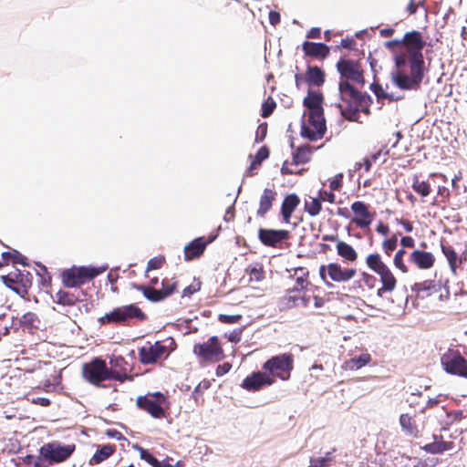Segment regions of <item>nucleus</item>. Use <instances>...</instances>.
<instances>
[{"mask_svg": "<svg viewBox=\"0 0 467 467\" xmlns=\"http://www.w3.org/2000/svg\"><path fill=\"white\" fill-rule=\"evenodd\" d=\"M402 44L408 55L395 56V66L390 71L391 82L402 90H418L424 78V58L421 50L425 47L419 31L413 30L404 35Z\"/></svg>", "mask_w": 467, "mask_h": 467, "instance_id": "1", "label": "nucleus"}, {"mask_svg": "<svg viewBox=\"0 0 467 467\" xmlns=\"http://www.w3.org/2000/svg\"><path fill=\"white\" fill-rule=\"evenodd\" d=\"M322 101V94L311 90L308 91L303 101L307 111L304 115L306 119L303 120L301 125V136L310 141L321 139L327 130Z\"/></svg>", "mask_w": 467, "mask_h": 467, "instance_id": "2", "label": "nucleus"}, {"mask_svg": "<svg viewBox=\"0 0 467 467\" xmlns=\"http://www.w3.org/2000/svg\"><path fill=\"white\" fill-rule=\"evenodd\" d=\"M339 94L344 103L339 105L342 115L348 120L358 121V110L365 101V96L343 79L339 82Z\"/></svg>", "mask_w": 467, "mask_h": 467, "instance_id": "3", "label": "nucleus"}, {"mask_svg": "<svg viewBox=\"0 0 467 467\" xmlns=\"http://www.w3.org/2000/svg\"><path fill=\"white\" fill-rule=\"evenodd\" d=\"M145 314L134 304L125 305L114 308L109 313L99 318L101 325L105 324H128L132 319L143 320Z\"/></svg>", "mask_w": 467, "mask_h": 467, "instance_id": "4", "label": "nucleus"}, {"mask_svg": "<svg viewBox=\"0 0 467 467\" xmlns=\"http://www.w3.org/2000/svg\"><path fill=\"white\" fill-rule=\"evenodd\" d=\"M294 368V358L290 353H284L269 358L263 365V368L269 372L268 375L277 377L282 380H287L290 378Z\"/></svg>", "mask_w": 467, "mask_h": 467, "instance_id": "5", "label": "nucleus"}, {"mask_svg": "<svg viewBox=\"0 0 467 467\" xmlns=\"http://www.w3.org/2000/svg\"><path fill=\"white\" fill-rule=\"evenodd\" d=\"M443 370L450 375L467 379V359L457 349H448L441 357Z\"/></svg>", "mask_w": 467, "mask_h": 467, "instance_id": "6", "label": "nucleus"}, {"mask_svg": "<svg viewBox=\"0 0 467 467\" xmlns=\"http://www.w3.org/2000/svg\"><path fill=\"white\" fill-rule=\"evenodd\" d=\"M165 403L166 398L161 392L149 393L137 399V406L156 419H161L165 416L163 408Z\"/></svg>", "mask_w": 467, "mask_h": 467, "instance_id": "7", "label": "nucleus"}, {"mask_svg": "<svg viewBox=\"0 0 467 467\" xmlns=\"http://www.w3.org/2000/svg\"><path fill=\"white\" fill-rule=\"evenodd\" d=\"M75 451L74 444L63 445L58 441L44 444L40 448V454L48 462H62L67 460Z\"/></svg>", "mask_w": 467, "mask_h": 467, "instance_id": "8", "label": "nucleus"}, {"mask_svg": "<svg viewBox=\"0 0 467 467\" xmlns=\"http://www.w3.org/2000/svg\"><path fill=\"white\" fill-rule=\"evenodd\" d=\"M3 283L20 296L27 294L32 284V276L29 272L16 270L7 275L2 276Z\"/></svg>", "mask_w": 467, "mask_h": 467, "instance_id": "9", "label": "nucleus"}, {"mask_svg": "<svg viewBox=\"0 0 467 467\" xmlns=\"http://www.w3.org/2000/svg\"><path fill=\"white\" fill-rule=\"evenodd\" d=\"M83 376L90 383L99 385L104 380H111L107 364L100 358H95L83 367Z\"/></svg>", "mask_w": 467, "mask_h": 467, "instance_id": "10", "label": "nucleus"}, {"mask_svg": "<svg viewBox=\"0 0 467 467\" xmlns=\"http://www.w3.org/2000/svg\"><path fill=\"white\" fill-rule=\"evenodd\" d=\"M352 216L350 222L360 229L368 228L375 217V213L370 212L369 205L361 201L354 202L351 206Z\"/></svg>", "mask_w": 467, "mask_h": 467, "instance_id": "11", "label": "nucleus"}, {"mask_svg": "<svg viewBox=\"0 0 467 467\" xmlns=\"http://www.w3.org/2000/svg\"><path fill=\"white\" fill-rule=\"evenodd\" d=\"M193 353L204 360L218 361L223 358V349L216 336L211 337L208 341L194 345Z\"/></svg>", "mask_w": 467, "mask_h": 467, "instance_id": "12", "label": "nucleus"}, {"mask_svg": "<svg viewBox=\"0 0 467 467\" xmlns=\"http://www.w3.org/2000/svg\"><path fill=\"white\" fill-rule=\"evenodd\" d=\"M337 68L341 75V79L364 84V78L360 65L350 59H340L337 63Z\"/></svg>", "mask_w": 467, "mask_h": 467, "instance_id": "13", "label": "nucleus"}, {"mask_svg": "<svg viewBox=\"0 0 467 467\" xmlns=\"http://www.w3.org/2000/svg\"><path fill=\"white\" fill-rule=\"evenodd\" d=\"M326 273L335 282H347L355 276L357 271L354 268H342L339 265L331 263L320 267L319 274L323 279Z\"/></svg>", "mask_w": 467, "mask_h": 467, "instance_id": "14", "label": "nucleus"}, {"mask_svg": "<svg viewBox=\"0 0 467 467\" xmlns=\"http://www.w3.org/2000/svg\"><path fill=\"white\" fill-rule=\"evenodd\" d=\"M275 379L265 372H254L247 376L242 382L241 387L248 391H257L265 386H270Z\"/></svg>", "mask_w": 467, "mask_h": 467, "instance_id": "15", "label": "nucleus"}, {"mask_svg": "<svg viewBox=\"0 0 467 467\" xmlns=\"http://www.w3.org/2000/svg\"><path fill=\"white\" fill-rule=\"evenodd\" d=\"M166 348L159 341L154 344L147 343L139 350L140 361L142 364L155 363L164 355Z\"/></svg>", "mask_w": 467, "mask_h": 467, "instance_id": "16", "label": "nucleus"}, {"mask_svg": "<svg viewBox=\"0 0 467 467\" xmlns=\"http://www.w3.org/2000/svg\"><path fill=\"white\" fill-rule=\"evenodd\" d=\"M289 235L286 230H272V229H259L258 237L260 241L267 246H276L284 240L287 239Z\"/></svg>", "mask_w": 467, "mask_h": 467, "instance_id": "17", "label": "nucleus"}, {"mask_svg": "<svg viewBox=\"0 0 467 467\" xmlns=\"http://www.w3.org/2000/svg\"><path fill=\"white\" fill-rule=\"evenodd\" d=\"M380 277L381 287L377 290V296L382 297L386 293H391L397 285V280L387 265L377 271Z\"/></svg>", "mask_w": 467, "mask_h": 467, "instance_id": "18", "label": "nucleus"}, {"mask_svg": "<svg viewBox=\"0 0 467 467\" xmlns=\"http://www.w3.org/2000/svg\"><path fill=\"white\" fill-rule=\"evenodd\" d=\"M110 368H108L110 379L118 380L120 382L128 379L127 370L125 368L126 362L122 357H112L109 360Z\"/></svg>", "mask_w": 467, "mask_h": 467, "instance_id": "19", "label": "nucleus"}, {"mask_svg": "<svg viewBox=\"0 0 467 467\" xmlns=\"http://www.w3.org/2000/svg\"><path fill=\"white\" fill-rule=\"evenodd\" d=\"M214 237H210L204 241L202 237H199L192 241L184 247L185 260L189 261L193 258L199 257L204 251L207 244L213 242Z\"/></svg>", "mask_w": 467, "mask_h": 467, "instance_id": "20", "label": "nucleus"}, {"mask_svg": "<svg viewBox=\"0 0 467 467\" xmlns=\"http://www.w3.org/2000/svg\"><path fill=\"white\" fill-rule=\"evenodd\" d=\"M410 261L420 269H429L433 265L435 258L430 252L415 250L410 254Z\"/></svg>", "mask_w": 467, "mask_h": 467, "instance_id": "21", "label": "nucleus"}, {"mask_svg": "<svg viewBox=\"0 0 467 467\" xmlns=\"http://www.w3.org/2000/svg\"><path fill=\"white\" fill-rule=\"evenodd\" d=\"M303 50L306 56L313 57H326L329 53V47L323 43L306 41L303 44Z\"/></svg>", "mask_w": 467, "mask_h": 467, "instance_id": "22", "label": "nucleus"}, {"mask_svg": "<svg viewBox=\"0 0 467 467\" xmlns=\"http://www.w3.org/2000/svg\"><path fill=\"white\" fill-rule=\"evenodd\" d=\"M299 203V198L296 194H290L286 196L282 203L281 213L284 221L288 223L290 222L291 215L296 210Z\"/></svg>", "mask_w": 467, "mask_h": 467, "instance_id": "23", "label": "nucleus"}, {"mask_svg": "<svg viewBox=\"0 0 467 467\" xmlns=\"http://www.w3.org/2000/svg\"><path fill=\"white\" fill-rule=\"evenodd\" d=\"M441 285L436 284L432 280H425L423 282L415 283L412 286V291L416 292L420 296H429L432 293L437 292Z\"/></svg>", "mask_w": 467, "mask_h": 467, "instance_id": "24", "label": "nucleus"}, {"mask_svg": "<svg viewBox=\"0 0 467 467\" xmlns=\"http://www.w3.org/2000/svg\"><path fill=\"white\" fill-rule=\"evenodd\" d=\"M108 268V265H102L100 267H92V266H81L76 268L78 277L80 278L82 284H84L87 280L93 279L98 276L101 273L105 272Z\"/></svg>", "mask_w": 467, "mask_h": 467, "instance_id": "25", "label": "nucleus"}, {"mask_svg": "<svg viewBox=\"0 0 467 467\" xmlns=\"http://www.w3.org/2000/svg\"><path fill=\"white\" fill-rule=\"evenodd\" d=\"M275 192L271 189H265L260 198L259 208L257 210V215L263 217L272 207L273 201L275 198Z\"/></svg>", "mask_w": 467, "mask_h": 467, "instance_id": "26", "label": "nucleus"}, {"mask_svg": "<svg viewBox=\"0 0 467 467\" xmlns=\"http://www.w3.org/2000/svg\"><path fill=\"white\" fill-rule=\"evenodd\" d=\"M441 251L446 257L451 273L456 275L457 268L462 265V261L459 258L454 249L450 245L441 244Z\"/></svg>", "mask_w": 467, "mask_h": 467, "instance_id": "27", "label": "nucleus"}, {"mask_svg": "<svg viewBox=\"0 0 467 467\" xmlns=\"http://www.w3.org/2000/svg\"><path fill=\"white\" fill-rule=\"evenodd\" d=\"M371 361V356L368 353H362L358 357L351 358L344 362L342 368L348 370H358Z\"/></svg>", "mask_w": 467, "mask_h": 467, "instance_id": "28", "label": "nucleus"}, {"mask_svg": "<svg viewBox=\"0 0 467 467\" xmlns=\"http://www.w3.org/2000/svg\"><path fill=\"white\" fill-rule=\"evenodd\" d=\"M284 302L287 307L294 306H307L309 298L302 296L300 292H296V290H289L287 295L284 297Z\"/></svg>", "mask_w": 467, "mask_h": 467, "instance_id": "29", "label": "nucleus"}, {"mask_svg": "<svg viewBox=\"0 0 467 467\" xmlns=\"http://www.w3.org/2000/svg\"><path fill=\"white\" fill-rule=\"evenodd\" d=\"M306 79L310 86L319 87L325 81V75L319 67H309L306 71Z\"/></svg>", "mask_w": 467, "mask_h": 467, "instance_id": "30", "label": "nucleus"}, {"mask_svg": "<svg viewBox=\"0 0 467 467\" xmlns=\"http://www.w3.org/2000/svg\"><path fill=\"white\" fill-rule=\"evenodd\" d=\"M334 452L335 449L327 451L324 455L311 457L308 467H329L334 460Z\"/></svg>", "mask_w": 467, "mask_h": 467, "instance_id": "31", "label": "nucleus"}, {"mask_svg": "<svg viewBox=\"0 0 467 467\" xmlns=\"http://www.w3.org/2000/svg\"><path fill=\"white\" fill-rule=\"evenodd\" d=\"M337 252L339 256L348 261L354 262L357 260L358 254L355 249L343 241H337Z\"/></svg>", "mask_w": 467, "mask_h": 467, "instance_id": "32", "label": "nucleus"}, {"mask_svg": "<svg viewBox=\"0 0 467 467\" xmlns=\"http://www.w3.org/2000/svg\"><path fill=\"white\" fill-rule=\"evenodd\" d=\"M63 284L67 287H77L82 285L76 268L68 269L62 274Z\"/></svg>", "mask_w": 467, "mask_h": 467, "instance_id": "33", "label": "nucleus"}, {"mask_svg": "<svg viewBox=\"0 0 467 467\" xmlns=\"http://www.w3.org/2000/svg\"><path fill=\"white\" fill-rule=\"evenodd\" d=\"M114 452V447L111 445H104L99 449L90 459V464H99L107 460Z\"/></svg>", "mask_w": 467, "mask_h": 467, "instance_id": "34", "label": "nucleus"}, {"mask_svg": "<svg viewBox=\"0 0 467 467\" xmlns=\"http://www.w3.org/2000/svg\"><path fill=\"white\" fill-rule=\"evenodd\" d=\"M400 424L402 430L410 435H414L417 431L414 421L409 414H401L400 415Z\"/></svg>", "mask_w": 467, "mask_h": 467, "instance_id": "35", "label": "nucleus"}, {"mask_svg": "<svg viewBox=\"0 0 467 467\" xmlns=\"http://www.w3.org/2000/svg\"><path fill=\"white\" fill-rule=\"evenodd\" d=\"M366 264L369 269L377 273L386 264L382 261L379 254H370L366 258Z\"/></svg>", "mask_w": 467, "mask_h": 467, "instance_id": "36", "label": "nucleus"}, {"mask_svg": "<svg viewBox=\"0 0 467 467\" xmlns=\"http://www.w3.org/2000/svg\"><path fill=\"white\" fill-rule=\"evenodd\" d=\"M269 156V150L265 146L261 147L256 152L254 160L251 162L250 167L248 168L247 172H250L252 170L256 169L263 161L266 160Z\"/></svg>", "mask_w": 467, "mask_h": 467, "instance_id": "37", "label": "nucleus"}, {"mask_svg": "<svg viewBox=\"0 0 467 467\" xmlns=\"http://www.w3.org/2000/svg\"><path fill=\"white\" fill-rule=\"evenodd\" d=\"M310 151L308 147L301 146L293 154V161L295 164H303L308 161Z\"/></svg>", "mask_w": 467, "mask_h": 467, "instance_id": "38", "label": "nucleus"}, {"mask_svg": "<svg viewBox=\"0 0 467 467\" xmlns=\"http://www.w3.org/2000/svg\"><path fill=\"white\" fill-rule=\"evenodd\" d=\"M452 447H453L452 442L441 441V442L428 444L425 446V449L428 452H431V453H441L445 451L451 450Z\"/></svg>", "mask_w": 467, "mask_h": 467, "instance_id": "39", "label": "nucleus"}, {"mask_svg": "<svg viewBox=\"0 0 467 467\" xmlns=\"http://www.w3.org/2000/svg\"><path fill=\"white\" fill-rule=\"evenodd\" d=\"M321 202L317 198H311L309 201H306L305 209L311 216L317 215L321 211Z\"/></svg>", "mask_w": 467, "mask_h": 467, "instance_id": "40", "label": "nucleus"}, {"mask_svg": "<svg viewBox=\"0 0 467 467\" xmlns=\"http://www.w3.org/2000/svg\"><path fill=\"white\" fill-rule=\"evenodd\" d=\"M412 189L422 197H426L431 192V186L428 182L423 181H419L415 179L412 183Z\"/></svg>", "mask_w": 467, "mask_h": 467, "instance_id": "41", "label": "nucleus"}, {"mask_svg": "<svg viewBox=\"0 0 467 467\" xmlns=\"http://www.w3.org/2000/svg\"><path fill=\"white\" fill-rule=\"evenodd\" d=\"M144 296L153 302H158L163 299L161 290H157L151 287H142Z\"/></svg>", "mask_w": 467, "mask_h": 467, "instance_id": "42", "label": "nucleus"}, {"mask_svg": "<svg viewBox=\"0 0 467 467\" xmlns=\"http://www.w3.org/2000/svg\"><path fill=\"white\" fill-rule=\"evenodd\" d=\"M135 448L140 451V459L146 461L153 467H161L159 461L152 456L147 450L136 445Z\"/></svg>", "mask_w": 467, "mask_h": 467, "instance_id": "43", "label": "nucleus"}, {"mask_svg": "<svg viewBox=\"0 0 467 467\" xmlns=\"http://www.w3.org/2000/svg\"><path fill=\"white\" fill-rule=\"evenodd\" d=\"M406 254L404 249H400L394 256V265L397 268L400 269L403 273L407 272V267L403 262V256Z\"/></svg>", "mask_w": 467, "mask_h": 467, "instance_id": "44", "label": "nucleus"}, {"mask_svg": "<svg viewBox=\"0 0 467 467\" xmlns=\"http://www.w3.org/2000/svg\"><path fill=\"white\" fill-rule=\"evenodd\" d=\"M398 239L396 236H393L389 239H387L382 244L383 251L389 255L397 247Z\"/></svg>", "mask_w": 467, "mask_h": 467, "instance_id": "45", "label": "nucleus"}, {"mask_svg": "<svg viewBox=\"0 0 467 467\" xmlns=\"http://www.w3.org/2000/svg\"><path fill=\"white\" fill-rule=\"evenodd\" d=\"M218 319L224 324H236L242 319V316L220 314Z\"/></svg>", "mask_w": 467, "mask_h": 467, "instance_id": "46", "label": "nucleus"}, {"mask_svg": "<svg viewBox=\"0 0 467 467\" xmlns=\"http://www.w3.org/2000/svg\"><path fill=\"white\" fill-rule=\"evenodd\" d=\"M361 280L369 289H373L377 284V278L374 275L367 273L362 274Z\"/></svg>", "mask_w": 467, "mask_h": 467, "instance_id": "47", "label": "nucleus"}, {"mask_svg": "<svg viewBox=\"0 0 467 467\" xmlns=\"http://www.w3.org/2000/svg\"><path fill=\"white\" fill-rule=\"evenodd\" d=\"M342 180H343V174L338 173L337 174L329 183V187L331 191H337L342 187Z\"/></svg>", "mask_w": 467, "mask_h": 467, "instance_id": "48", "label": "nucleus"}, {"mask_svg": "<svg viewBox=\"0 0 467 467\" xmlns=\"http://www.w3.org/2000/svg\"><path fill=\"white\" fill-rule=\"evenodd\" d=\"M164 259L162 257H153L148 262L147 270H154L161 267Z\"/></svg>", "mask_w": 467, "mask_h": 467, "instance_id": "49", "label": "nucleus"}, {"mask_svg": "<svg viewBox=\"0 0 467 467\" xmlns=\"http://www.w3.org/2000/svg\"><path fill=\"white\" fill-rule=\"evenodd\" d=\"M275 107V102H271V103H268V102H265L263 103L262 105V117L263 118H267L268 116H270L274 110Z\"/></svg>", "mask_w": 467, "mask_h": 467, "instance_id": "50", "label": "nucleus"}, {"mask_svg": "<svg viewBox=\"0 0 467 467\" xmlns=\"http://www.w3.org/2000/svg\"><path fill=\"white\" fill-rule=\"evenodd\" d=\"M176 288L175 283H167L163 284L162 289H161L163 299L169 296H171Z\"/></svg>", "mask_w": 467, "mask_h": 467, "instance_id": "51", "label": "nucleus"}, {"mask_svg": "<svg viewBox=\"0 0 467 467\" xmlns=\"http://www.w3.org/2000/svg\"><path fill=\"white\" fill-rule=\"evenodd\" d=\"M319 198L322 201H327V202H328L330 203H334L336 202V195L332 192V191H330V192H327V191L320 192H319Z\"/></svg>", "mask_w": 467, "mask_h": 467, "instance_id": "52", "label": "nucleus"}, {"mask_svg": "<svg viewBox=\"0 0 467 467\" xmlns=\"http://www.w3.org/2000/svg\"><path fill=\"white\" fill-rule=\"evenodd\" d=\"M252 280L261 281L264 278V272L261 268H253L250 273Z\"/></svg>", "mask_w": 467, "mask_h": 467, "instance_id": "53", "label": "nucleus"}, {"mask_svg": "<svg viewBox=\"0 0 467 467\" xmlns=\"http://www.w3.org/2000/svg\"><path fill=\"white\" fill-rule=\"evenodd\" d=\"M12 259L16 264H20L23 265H26V257L16 250L13 252Z\"/></svg>", "mask_w": 467, "mask_h": 467, "instance_id": "54", "label": "nucleus"}, {"mask_svg": "<svg viewBox=\"0 0 467 467\" xmlns=\"http://www.w3.org/2000/svg\"><path fill=\"white\" fill-rule=\"evenodd\" d=\"M30 401L34 404H37V405H40L42 407H47L50 404V401L47 398H43V397H36V398H32L30 400Z\"/></svg>", "mask_w": 467, "mask_h": 467, "instance_id": "55", "label": "nucleus"}, {"mask_svg": "<svg viewBox=\"0 0 467 467\" xmlns=\"http://www.w3.org/2000/svg\"><path fill=\"white\" fill-rule=\"evenodd\" d=\"M242 329L234 330L228 337L231 342L237 343L241 340Z\"/></svg>", "mask_w": 467, "mask_h": 467, "instance_id": "56", "label": "nucleus"}, {"mask_svg": "<svg viewBox=\"0 0 467 467\" xmlns=\"http://www.w3.org/2000/svg\"><path fill=\"white\" fill-rule=\"evenodd\" d=\"M232 366L229 363H224L221 366H218L216 369L217 376H223L227 373L231 369Z\"/></svg>", "mask_w": 467, "mask_h": 467, "instance_id": "57", "label": "nucleus"}, {"mask_svg": "<svg viewBox=\"0 0 467 467\" xmlns=\"http://www.w3.org/2000/svg\"><path fill=\"white\" fill-rule=\"evenodd\" d=\"M200 289V285H188L182 291V296H190Z\"/></svg>", "mask_w": 467, "mask_h": 467, "instance_id": "58", "label": "nucleus"}, {"mask_svg": "<svg viewBox=\"0 0 467 467\" xmlns=\"http://www.w3.org/2000/svg\"><path fill=\"white\" fill-rule=\"evenodd\" d=\"M400 244L403 247H413L415 242L410 236H403L400 240Z\"/></svg>", "mask_w": 467, "mask_h": 467, "instance_id": "59", "label": "nucleus"}, {"mask_svg": "<svg viewBox=\"0 0 467 467\" xmlns=\"http://www.w3.org/2000/svg\"><path fill=\"white\" fill-rule=\"evenodd\" d=\"M376 231L379 234L386 236V235H388L389 232V228L387 224H385L383 223H379L376 228Z\"/></svg>", "mask_w": 467, "mask_h": 467, "instance_id": "60", "label": "nucleus"}, {"mask_svg": "<svg viewBox=\"0 0 467 467\" xmlns=\"http://www.w3.org/2000/svg\"><path fill=\"white\" fill-rule=\"evenodd\" d=\"M306 280L303 277H297L296 278V286L293 289L296 290V292H300L302 289L306 287Z\"/></svg>", "mask_w": 467, "mask_h": 467, "instance_id": "61", "label": "nucleus"}, {"mask_svg": "<svg viewBox=\"0 0 467 467\" xmlns=\"http://www.w3.org/2000/svg\"><path fill=\"white\" fill-rule=\"evenodd\" d=\"M269 21L270 24L273 26L278 24L280 21V15L277 12L271 11L269 13Z\"/></svg>", "mask_w": 467, "mask_h": 467, "instance_id": "62", "label": "nucleus"}, {"mask_svg": "<svg viewBox=\"0 0 467 467\" xmlns=\"http://www.w3.org/2000/svg\"><path fill=\"white\" fill-rule=\"evenodd\" d=\"M320 34H321L320 33V28H318V27H312L308 31V33L306 35V37H308V38H318V37H320Z\"/></svg>", "mask_w": 467, "mask_h": 467, "instance_id": "63", "label": "nucleus"}, {"mask_svg": "<svg viewBox=\"0 0 467 467\" xmlns=\"http://www.w3.org/2000/svg\"><path fill=\"white\" fill-rule=\"evenodd\" d=\"M35 319V314L33 313H26L22 317V322L25 324H32Z\"/></svg>", "mask_w": 467, "mask_h": 467, "instance_id": "64", "label": "nucleus"}]
</instances>
